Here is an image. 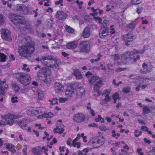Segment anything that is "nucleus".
Returning <instances> with one entry per match:
<instances>
[{
  "label": "nucleus",
  "instance_id": "1",
  "mask_svg": "<svg viewBox=\"0 0 155 155\" xmlns=\"http://www.w3.org/2000/svg\"><path fill=\"white\" fill-rule=\"evenodd\" d=\"M9 15L13 24L20 30H25L28 28V26L30 25L29 22L26 21L25 19L23 17L13 13H10Z\"/></svg>",
  "mask_w": 155,
  "mask_h": 155
},
{
  "label": "nucleus",
  "instance_id": "2",
  "mask_svg": "<svg viewBox=\"0 0 155 155\" xmlns=\"http://www.w3.org/2000/svg\"><path fill=\"white\" fill-rule=\"evenodd\" d=\"M35 50L34 47L31 44L28 43L21 47L19 49V53L22 57L30 56Z\"/></svg>",
  "mask_w": 155,
  "mask_h": 155
},
{
  "label": "nucleus",
  "instance_id": "3",
  "mask_svg": "<svg viewBox=\"0 0 155 155\" xmlns=\"http://www.w3.org/2000/svg\"><path fill=\"white\" fill-rule=\"evenodd\" d=\"M15 77L24 85L26 86L29 84L31 81L30 76L25 73H18L14 74Z\"/></svg>",
  "mask_w": 155,
  "mask_h": 155
},
{
  "label": "nucleus",
  "instance_id": "4",
  "mask_svg": "<svg viewBox=\"0 0 155 155\" xmlns=\"http://www.w3.org/2000/svg\"><path fill=\"white\" fill-rule=\"evenodd\" d=\"M1 117L3 120L0 121V126L2 125H9L12 126L13 124V120L15 119V117L13 114L10 113L6 115H2Z\"/></svg>",
  "mask_w": 155,
  "mask_h": 155
},
{
  "label": "nucleus",
  "instance_id": "5",
  "mask_svg": "<svg viewBox=\"0 0 155 155\" xmlns=\"http://www.w3.org/2000/svg\"><path fill=\"white\" fill-rule=\"evenodd\" d=\"M52 60H55V57L51 55L46 54L42 56L41 63L44 66L49 68H54V65L51 62Z\"/></svg>",
  "mask_w": 155,
  "mask_h": 155
},
{
  "label": "nucleus",
  "instance_id": "6",
  "mask_svg": "<svg viewBox=\"0 0 155 155\" xmlns=\"http://www.w3.org/2000/svg\"><path fill=\"white\" fill-rule=\"evenodd\" d=\"M80 52H85L89 51L90 49V45L89 42L82 41L78 47Z\"/></svg>",
  "mask_w": 155,
  "mask_h": 155
},
{
  "label": "nucleus",
  "instance_id": "7",
  "mask_svg": "<svg viewBox=\"0 0 155 155\" xmlns=\"http://www.w3.org/2000/svg\"><path fill=\"white\" fill-rule=\"evenodd\" d=\"M124 59L125 61H130L131 63L136 61V59L135 58V54L133 51L131 52H127L124 55Z\"/></svg>",
  "mask_w": 155,
  "mask_h": 155
},
{
  "label": "nucleus",
  "instance_id": "8",
  "mask_svg": "<svg viewBox=\"0 0 155 155\" xmlns=\"http://www.w3.org/2000/svg\"><path fill=\"white\" fill-rule=\"evenodd\" d=\"M1 32L2 37L3 39L9 42L11 41V34L9 30L6 29H2Z\"/></svg>",
  "mask_w": 155,
  "mask_h": 155
},
{
  "label": "nucleus",
  "instance_id": "9",
  "mask_svg": "<svg viewBox=\"0 0 155 155\" xmlns=\"http://www.w3.org/2000/svg\"><path fill=\"white\" fill-rule=\"evenodd\" d=\"M18 125L23 130H27L29 132L30 131L31 129L28 126V122L25 119L22 120L17 122Z\"/></svg>",
  "mask_w": 155,
  "mask_h": 155
},
{
  "label": "nucleus",
  "instance_id": "10",
  "mask_svg": "<svg viewBox=\"0 0 155 155\" xmlns=\"http://www.w3.org/2000/svg\"><path fill=\"white\" fill-rule=\"evenodd\" d=\"M107 21L104 20L103 22V25L104 26L101 28L100 29L99 33L100 37L101 38H103L107 36L108 34V32L107 31V28L106 26H107L106 24Z\"/></svg>",
  "mask_w": 155,
  "mask_h": 155
},
{
  "label": "nucleus",
  "instance_id": "11",
  "mask_svg": "<svg viewBox=\"0 0 155 155\" xmlns=\"http://www.w3.org/2000/svg\"><path fill=\"white\" fill-rule=\"evenodd\" d=\"M85 117L82 114L78 113L74 114L73 117V120L75 122L81 123L85 120Z\"/></svg>",
  "mask_w": 155,
  "mask_h": 155
},
{
  "label": "nucleus",
  "instance_id": "12",
  "mask_svg": "<svg viewBox=\"0 0 155 155\" xmlns=\"http://www.w3.org/2000/svg\"><path fill=\"white\" fill-rule=\"evenodd\" d=\"M77 86H78V84L77 83H75L73 85V88L76 89ZM74 93V89H72L71 87H69L66 89L65 92V94L67 97H71L73 94Z\"/></svg>",
  "mask_w": 155,
  "mask_h": 155
},
{
  "label": "nucleus",
  "instance_id": "13",
  "mask_svg": "<svg viewBox=\"0 0 155 155\" xmlns=\"http://www.w3.org/2000/svg\"><path fill=\"white\" fill-rule=\"evenodd\" d=\"M68 14L62 11H58L56 15V17L59 20L64 21L67 18Z\"/></svg>",
  "mask_w": 155,
  "mask_h": 155
},
{
  "label": "nucleus",
  "instance_id": "14",
  "mask_svg": "<svg viewBox=\"0 0 155 155\" xmlns=\"http://www.w3.org/2000/svg\"><path fill=\"white\" fill-rule=\"evenodd\" d=\"M136 38V35L129 33L124 35L123 37V40L125 41H127V42L132 41Z\"/></svg>",
  "mask_w": 155,
  "mask_h": 155
},
{
  "label": "nucleus",
  "instance_id": "15",
  "mask_svg": "<svg viewBox=\"0 0 155 155\" xmlns=\"http://www.w3.org/2000/svg\"><path fill=\"white\" fill-rule=\"evenodd\" d=\"M98 137H96L92 138L90 141L88 143L89 145L93 147L94 148H97L99 147L97 143H98Z\"/></svg>",
  "mask_w": 155,
  "mask_h": 155
},
{
  "label": "nucleus",
  "instance_id": "16",
  "mask_svg": "<svg viewBox=\"0 0 155 155\" xmlns=\"http://www.w3.org/2000/svg\"><path fill=\"white\" fill-rule=\"evenodd\" d=\"M54 86L55 91L57 93L62 91L64 90V86L60 83H55Z\"/></svg>",
  "mask_w": 155,
  "mask_h": 155
},
{
  "label": "nucleus",
  "instance_id": "17",
  "mask_svg": "<svg viewBox=\"0 0 155 155\" xmlns=\"http://www.w3.org/2000/svg\"><path fill=\"white\" fill-rule=\"evenodd\" d=\"M48 70V68H46L44 67L42 68L38 73L37 75L38 77L45 78L47 75V72Z\"/></svg>",
  "mask_w": 155,
  "mask_h": 155
},
{
  "label": "nucleus",
  "instance_id": "18",
  "mask_svg": "<svg viewBox=\"0 0 155 155\" xmlns=\"http://www.w3.org/2000/svg\"><path fill=\"white\" fill-rule=\"evenodd\" d=\"M103 85V81L102 80H99L95 83L94 86V90L95 92H97V93H99V89L101 87V85Z\"/></svg>",
  "mask_w": 155,
  "mask_h": 155
},
{
  "label": "nucleus",
  "instance_id": "19",
  "mask_svg": "<svg viewBox=\"0 0 155 155\" xmlns=\"http://www.w3.org/2000/svg\"><path fill=\"white\" fill-rule=\"evenodd\" d=\"M78 45L77 41H73L68 43L67 47L69 49H74L76 48Z\"/></svg>",
  "mask_w": 155,
  "mask_h": 155
},
{
  "label": "nucleus",
  "instance_id": "20",
  "mask_svg": "<svg viewBox=\"0 0 155 155\" xmlns=\"http://www.w3.org/2000/svg\"><path fill=\"white\" fill-rule=\"evenodd\" d=\"M31 151L34 155H40L42 152L41 147L38 146L33 148Z\"/></svg>",
  "mask_w": 155,
  "mask_h": 155
},
{
  "label": "nucleus",
  "instance_id": "21",
  "mask_svg": "<svg viewBox=\"0 0 155 155\" xmlns=\"http://www.w3.org/2000/svg\"><path fill=\"white\" fill-rule=\"evenodd\" d=\"M90 35V28L88 27H85L82 32L83 37L85 38H87L89 37Z\"/></svg>",
  "mask_w": 155,
  "mask_h": 155
},
{
  "label": "nucleus",
  "instance_id": "22",
  "mask_svg": "<svg viewBox=\"0 0 155 155\" xmlns=\"http://www.w3.org/2000/svg\"><path fill=\"white\" fill-rule=\"evenodd\" d=\"M80 137L81 136L80 134H78L77 135L76 137L72 141V144L73 146L74 147H75L76 145H77V148H79L80 147L81 143L80 142H78L75 143V142H76L78 139H80Z\"/></svg>",
  "mask_w": 155,
  "mask_h": 155
},
{
  "label": "nucleus",
  "instance_id": "23",
  "mask_svg": "<svg viewBox=\"0 0 155 155\" xmlns=\"http://www.w3.org/2000/svg\"><path fill=\"white\" fill-rule=\"evenodd\" d=\"M7 87L6 84H0V95H4L5 93Z\"/></svg>",
  "mask_w": 155,
  "mask_h": 155
},
{
  "label": "nucleus",
  "instance_id": "24",
  "mask_svg": "<svg viewBox=\"0 0 155 155\" xmlns=\"http://www.w3.org/2000/svg\"><path fill=\"white\" fill-rule=\"evenodd\" d=\"M27 8L25 5H18L16 7V9L21 14L24 13L23 12L25 11V10H27Z\"/></svg>",
  "mask_w": 155,
  "mask_h": 155
},
{
  "label": "nucleus",
  "instance_id": "25",
  "mask_svg": "<svg viewBox=\"0 0 155 155\" xmlns=\"http://www.w3.org/2000/svg\"><path fill=\"white\" fill-rule=\"evenodd\" d=\"M74 75L77 79H81L82 78L83 75L80 73L78 69L74 70Z\"/></svg>",
  "mask_w": 155,
  "mask_h": 155
},
{
  "label": "nucleus",
  "instance_id": "26",
  "mask_svg": "<svg viewBox=\"0 0 155 155\" xmlns=\"http://www.w3.org/2000/svg\"><path fill=\"white\" fill-rule=\"evenodd\" d=\"M6 148L8 149L13 153H15L16 152V150L15 149V147L13 145L8 144L7 145Z\"/></svg>",
  "mask_w": 155,
  "mask_h": 155
},
{
  "label": "nucleus",
  "instance_id": "27",
  "mask_svg": "<svg viewBox=\"0 0 155 155\" xmlns=\"http://www.w3.org/2000/svg\"><path fill=\"white\" fill-rule=\"evenodd\" d=\"M64 129L63 128H59L58 127L55 128L54 130V133H58L59 134H62L64 132Z\"/></svg>",
  "mask_w": 155,
  "mask_h": 155
},
{
  "label": "nucleus",
  "instance_id": "28",
  "mask_svg": "<svg viewBox=\"0 0 155 155\" xmlns=\"http://www.w3.org/2000/svg\"><path fill=\"white\" fill-rule=\"evenodd\" d=\"M64 28L67 32L69 33H73L74 32V29L71 27L67 25H65L64 26Z\"/></svg>",
  "mask_w": 155,
  "mask_h": 155
},
{
  "label": "nucleus",
  "instance_id": "29",
  "mask_svg": "<svg viewBox=\"0 0 155 155\" xmlns=\"http://www.w3.org/2000/svg\"><path fill=\"white\" fill-rule=\"evenodd\" d=\"M110 57L112 59L115 61L118 60L120 58V56L119 54H114L110 55Z\"/></svg>",
  "mask_w": 155,
  "mask_h": 155
},
{
  "label": "nucleus",
  "instance_id": "30",
  "mask_svg": "<svg viewBox=\"0 0 155 155\" xmlns=\"http://www.w3.org/2000/svg\"><path fill=\"white\" fill-rule=\"evenodd\" d=\"M98 143H97V144H98V146L99 147L104 143V140L103 137H102L100 138L98 137Z\"/></svg>",
  "mask_w": 155,
  "mask_h": 155
},
{
  "label": "nucleus",
  "instance_id": "31",
  "mask_svg": "<svg viewBox=\"0 0 155 155\" xmlns=\"http://www.w3.org/2000/svg\"><path fill=\"white\" fill-rule=\"evenodd\" d=\"M143 109V113L144 114H148L150 113V110L147 106H144Z\"/></svg>",
  "mask_w": 155,
  "mask_h": 155
},
{
  "label": "nucleus",
  "instance_id": "32",
  "mask_svg": "<svg viewBox=\"0 0 155 155\" xmlns=\"http://www.w3.org/2000/svg\"><path fill=\"white\" fill-rule=\"evenodd\" d=\"M52 60L54 61L55 63H54L53 65H54L55 67L57 69H58V66L61 64V61L59 59H58L55 58V60Z\"/></svg>",
  "mask_w": 155,
  "mask_h": 155
},
{
  "label": "nucleus",
  "instance_id": "33",
  "mask_svg": "<svg viewBox=\"0 0 155 155\" xmlns=\"http://www.w3.org/2000/svg\"><path fill=\"white\" fill-rule=\"evenodd\" d=\"M54 116L53 114L51 112L48 113H44L42 116V118H47L48 117L51 118Z\"/></svg>",
  "mask_w": 155,
  "mask_h": 155
},
{
  "label": "nucleus",
  "instance_id": "34",
  "mask_svg": "<svg viewBox=\"0 0 155 155\" xmlns=\"http://www.w3.org/2000/svg\"><path fill=\"white\" fill-rule=\"evenodd\" d=\"M135 27V25L133 23H130L127 25L126 27L128 30H132Z\"/></svg>",
  "mask_w": 155,
  "mask_h": 155
},
{
  "label": "nucleus",
  "instance_id": "35",
  "mask_svg": "<svg viewBox=\"0 0 155 155\" xmlns=\"http://www.w3.org/2000/svg\"><path fill=\"white\" fill-rule=\"evenodd\" d=\"M35 94L38 96V97L39 99H42L44 97L43 93L40 91H37Z\"/></svg>",
  "mask_w": 155,
  "mask_h": 155
},
{
  "label": "nucleus",
  "instance_id": "36",
  "mask_svg": "<svg viewBox=\"0 0 155 155\" xmlns=\"http://www.w3.org/2000/svg\"><path fill=\"white\" fill-rule=\"evenodd\" d=\"M149 128L146 126H142L141 127V130L147 132L149 134L151 135L152 134L151 131L149 130Z\"/></svg>",
  "mask_w": 155,
  "mask_h": 155
},
{
  "label": "nucleus",
  "instance_id": "37",
  "mask_svg": "<svg viewBox=\"0 0 155 155\" xmlns=\"http://www.w3.org/2000/svg\"><path fill=\"white\" fill-rule=\"evenodd\" d=\"M6 56L3 53H0V61L5 62L6 61Z\"/></svg>",
  "mask_w": 155,
  "mask_h": 155
},
{
  "label": "nucleus",
  "instance_id": "38",
  "mask_svg": "<svg viewBox=\"0 0 155 155\" xmlns=\"http://www.w3.org/2000/svg\"><path fill=\"white\" fill-rule=\"evenodd\" d=\"M12 88L15 92H18L19 90V87L15 84H13L12 85Z\"/></svg>",
  "mask_w": 155,
  "mask_h": 155
},
{
  "label": "nucleus",
  "instance_id": "39",
  "mask_svg": "<svg viewBox=\"0 0 155 155\" xmlns=\"http://www.w3.org/2000/svg\"><path fill=\"white\" fill-rule=\"evenodd\" d=\"M48 23L47 24L48 28H51L52 27L53 23V21L52 19H49L48 20Z\"/></svg>",
  "mask_w": 155,
  "mask_h": 155
},
{
  "label": "nucleus",
  "instance_id": "40",
  "mask_svg": "<svg viewBox=\"0 0 155 155\" xmlns=\"http://www.w3.org/2000/svg\"><path fill=\"white\" fill-rule=\"evenodd\" d=\"M134 133V136L136 137H138L141 135L142 132L141 131H138L137 130H135Z\"/></svg>",
  "mask_w": 155,
  "mask_h": 155
},
{
  "label": "nucleus",
  "instance_id": "41",
  "mask_svg": "<svg viewBox=\"0 0 155 155\" xmlns=\"http://www.w3.org/2000/svg\"><path fill=\"white\" fill-rule=\"evenodd\" d=\"M130 87H128L124 88L122 90V92L124 93H128L130 91Z\"/></svg>",
  "mask_w": 155,
  "mask_h": 155
},
{
  "label": "nucleus",
  "instance_id": "42",
  "mask_svg": "<svg viewBox=\"0 0 155 155\" xmlns=\"http://www.w3.org/2000/svg\"><path fill=\"white\" fill-rule=\"evenodd\" d=\"M57 100V98H53L52 100H49V101L50 102L51 104L53 105L58 104Z\"/></svg>",
  "mask_w": 155,
  "mask_h": 155
},
{
  "label": "nucleus",
  "instance_id": "43",
  "mask_svg": "<svg viewBox=\"0 0 155 155\" xmlns=\"http://www.w3.org/2000/svg\"><path fill=\"white\" fill-rule=\"evenodd\" d=\"M5 18L3 16L0 14V25H3L5 22Z\"/></svg>",
  "mask_w": 155,
  "mask_h": 155
},
{
  "label": "nucleus",
  "instance_id": "44",
  "mask_svg": "<svg viewBox=\"0 0 155 155\" xmlns=\"http://www.w3.org/2000/svg\"><path fill=\"white\" fill-rule=\"evenodd\" d=\"M48 78L47 77H46L45 79L43 81L42 83H43L44 84H46L48 85V84H49L51 82V80L50 79H49L48 80Z\"/></svg>",
  "mask_w": 155,
  "mask_h": 155
},
{
  "label": "nucleus",
  "instance_id": "45",
  "mask_svg": "<svg viewBox=\"0 0 155 155\" xmlns=\"http://www.w3.org/2000/svg\"><path fill=\"white\" fill-rule=\"evenodd\" d=\"M100 53H99L98 54V57L96 59H95V60L94 59H91L90 60V62L91 63H93L94 62V61H95L96 62L98 61H99L100 59Z\"/></svg>",
  "mask_w": 155,
  "mask_h": 155
},
{
  "label": "nucleus",
  "instance_id": "46",
  "mask_svg": "<svg viewBox=\"0 0 155 155\" xmlns=\"http://www.w3.org/2000/svg\"><path fill=\"white\" fill-rule=\"evenodd\" d=\"M58 100L60 103H63L66 101L68 99L66 98L60 97Z\"/></svg>",
  "mask_w": 155,
  "mask_h": 155
},
{
  "label": "nucleus",
  "instance_id": "47",
  "mask_svg": "<svg viewBox=\"0 0 155 155\" xmlns=\"http://www.w3.org/2000/svg\"><path fill=\"white\" fill-rule=\"evenodd\" d=\"M148 155H155V147H153L152 150L149 151Z\"/></svg>",
  "mask_w": 155,
  "mask_h": 155
},
{
  "label": "nucleus",
  "instance_id": "48",
  "mask_svg": "<svg viewBox=\"0 0 155 155\" xmlns=\"http://www.w3.org/2000/svg\"><path fill=\"white\" fill-rule=\"evenodd\" d=\"M133 51L134 54L135 53H136L137 54H138L139 53L143 54L144 53V50L143 49H142L140 51H137L136 50L134 49L133 50Z\"/></svg>",
  "mask_w": 155,
  "mask_h": 155
},
{
  "label": "nucleus",
  "instance_id": "49",
  "mask_svg": "<svg viewBox=\"0 0 155 155\" xmlns=\"http://www.w3.org/2000/svg\"><path fill=\"white\" fill-rule=\"evenodd\" d=\"M140 0H132L131 3L134 5L140 4L141 2Z\"/></svg>",
  "mask_w": 155,
  "mask_h": 155
},
{
  "label": "nucleus",
  "instance_id": "50",
  "mask_svg": "<svg viewBox=\"0 0 155 155\" xmlns=\"http://www.w3.org/2000/svg\"><path fill=\"white\" fill-rule=\"evenodd\" d=\"M97 77L94 76L92 77L89 80L90 82L92 84L94 83L96 80L97 79Z\"/></svg>",
  "mask_w": 155,
  "mask_h": 155
},
{
  "label": "nucleus",
  "instance_id": "51",
  "mask_svg": "<svg viewBox=\"0 0 155 155\" xmlns=\"http://www.w3.org/2000/svg\"><path fill=\"white\" fill-rule=\"evenodd\" d=\"M104 99L107 102L110 101L111 98L109 96V94H106Z\"/></svg>",
  "mask_w": 155,
  "mask_h": 155
},
{
  "label": "nucleus",
  "instance_id": "52",
  "mask_svg": "<svg viewBox=\"0 0 155 155\" xmlns=\"http://www.w3.org/2000/svg\"><path fill=\"white\" fill-rule=\"evenodd\" d=\"M17 99L18 97H12L11 99L12 102L13 103L18 102V101L17 100Z\"/></svg>",
  "mask_w": 155,
  "mask_h": 155
},
{
  "label": "nucleus",
  "instance_id": "53",
  "mask_svg": "<svg viewBox=\"0 0 155 155\" xmlns=\"http://www.w3.org/2000/svg\"><path fill=\"white\" fill-rule=\"evenodd\" d=\"M71 139L70 138H69L66 142L67 144L70 146H71L72 145H73L72 143H71Z\"/></svg>",
  "mask_w": 155,
  "mask_h": 155
},
{
  "label": "nucleus",
  "instance_id": "54",
  "mask_svg": "<svg viewBox=\"0 0 155 155\" xmlns=\"http://www.w3.org/2000/svg\"><path fill=\"white\" fill-rule=\"evenodd\" d=\"M99 128L101 130L104 131H106L107 130H108V129L106 127V126L104 125L100 126L99 127Z\"/></svg>",
  "mask_w": 155,
  "mask_h": 155
},
{
  "label": "nucleus",
  "instance_id": "55",
  "mask_svg": "<svg viewBox=\"0 0 155 155\" xmlns=\"http://www.w3.org/2000/svg\"><path fill=\"white\" fill-rule=\"evenodd\" d=\"M119 94L118 93H115L113 95V99H118L119 97Z\"/></svg>",
  "mask_w": 155,
  "mask_h": 155
},
{
  "label": "nucleus",
  "instance_id": "56",
  "mask_svg": "<svg viewBox=\"0 0 155 155\" xmlns=\"http://www.w3.org/2000/svg\"><path fill=\"white\" fill-rule=\"evenodd\" d=\"M112 137H115L116 139L118 138V137H117V134H116V131L115 130H112Z\"/></svg>",
  "mask_w": 155,
  "mask_h": 155
},
{
  "label": "nucleus",
  "instance_id": "57",
  "mask_svg": "<svg viewBox=\"0 0 155 155\" xmlns=\"http://www.w3.org/2000/svg\"><path fill=\"white\" fill-rule=\"evenodd\" d=\"M137 152L140 155H143V154L142 149L140 148H138L137 149Z\"/></svg>",
  "mask_w": 155,
  "mask_h": 155
},
{
  "label": "nucleus",
  "instance_id": "58",
  "mask_svg": "<svg viewBox=\"0 0 155 155\" xmlns=\"http://www.w3.org/2000/svg\"><path fill=\"white\" fill-rule=\"evenodd\" d=\"M126 68H118L116 70V71H125L126 69Z\"/></svg>",
  "mask_w": 155,
  "mask_h": 155
},
{
  "label": "nucleus",
  "instance_id": "59",
  "mask_svg": "<svg viewBox=\"0 0 155 155\" xmlns=\"http://www.w3.org/2000/svg\"><path fill=\"white\" fill-rule=\"evenodd\" d=\"M142 8L141 7H138L137 8L136 12L138 14H140L142 12Z\"/></svg>",
  "mask_w": 155,
  "mask_h": 155
},
{
  "label": "nucleus",
  "instance_id": "60",
  "mask_svg": "<svg viewBox=\"0 0 155 155\" xmlns=\"http://www.w3.org/2000/svg\"><path fill=\"white\" fill-rule=\"evenodd\" d=\"M102 119V118L101 116L100 115H98V117L97 118H95V120L96 122H98L99 121Z\"/></svg>",
  "mask_w": 155,
  "mask_h": 155
},
{
  "label": "nucleus",
  "instance_id": "61",
  "mask_svg": "<svg viewBox=\"0 0 155 155\" xmlns=\"http://www.w3.org/2000/svg\"><path fill=\"white\" fill-rule=\"evenodd\" d=\"M144 142L148 144H150L151 143V141L150 140H148L147 138H145L143 139Z\"/></svg>",
  "mask_w": 155,
  "mask_h": 155
},
{
  "label": "nucleus",
  "instance_id": "62",
  "mask_svg": "<svg viewBox=\"0 0 155 155\" xmlns=\"http://www.w3.org/2000/svg\"><path fill=\"white\" fill-rule=\"evenodd\" d=\"M88 126L89 127H97V125L95 123H93L89 124Z\"/></svg>",
  "mask_w": 155,
  "mask_h": 155
},
{
  "label": "nucleus",
  "instance_id": "63",
  "mask_svg": "<svg viewBox=\"0 0 155 155\" xmlns=\"http://www.w3.org/2000/svg\"><path fill=\"white\" fill-rule=\"evenodd\" d=\"M75 2L79 6H81L83 4V2L81 1L79 2L78 0L76 1H75Z\"/></svg>",
  "mask_w": 155,
  "mask_h": 155
},
{
  "label": "nucleus",
  "instance_id": "64",
  "mask_svg": "<svg viewBox=\"0 0 155 155\" xmlns=\"http://www.w3.org/2000/svg\"><path fill=\"white\" fill-rule=\"evenodd\" d=\"M27 149L26 148H25L23 149L22 152L23 154L26 155L27 154Z\"/></svg>",
  "mask_w": 155,
  "mask_h": 155
}]
</instances>
